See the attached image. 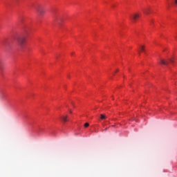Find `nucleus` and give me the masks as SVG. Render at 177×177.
Wrapping results in <instances>:
<instances>
[{
	"label": "nucleus",
	"instance_id": "obj_8",
	"mask_svg": "<svg viewBox=\"0 0 177 177\" xmlns=\"http://www.w3.org/2000/svg\"><path fill=\"white\" fill-rule=\"evenodd\" d=\"M140 50H141V52H145V46H140Z\"/></svg>",
	"mask_w": 177,
	"mask_h": 177
},
{
	"label": "nucleus",
	"instance_id": "obj_5",
	"mask_svg": "<svg viewBox=\"0 0 177 177\" xmlns=\"http://www.w3.org/2000/svg\"><path fill=\"white\" fill-rule=\"evenodd\" d=\"M144 13H145V15H149L150 13V9L149 8H145L143 10Z\"/></svg>",
	"mask_w": 177,
	"mask_h": 177
},
{
	"label": "nucleus",
	"instance_id": "obj_7",
	"mask_svg": "<svg viewBox=\"0 0 177 177\" xmlns=\"http://www.w3.org/2000/svg\"><path fill=\"white\" fill-rule=\"evenodd\" d=\"M100 118H101V120H106V118H107V117H106V115L101 114Z\"/></svg>",
	"mask_w": 177,
	"mask_h": 177
},
{
	"label": "nucleus",
	"instance_id": "obj_2",
	"mask_svg": "<svg viewBox=\"0 0 177 177\" xmlns=\"http://www.w3.org/2000/svg\"><path fill=\"white\" fill-rule=\"evenodd\" d=\"M169 63H174V59L172 58H170L169 59H160V64H163L164 66H168Z\"/></svg>",
	"mask_w": 177,
	"mask_h": 177
},
{
	"label": "nucleus",
	"instance_id": "obj_11",
	"mask_svg": "<svg viewBox=\"0 0 177 177\" xmlns=\"http://www.w3.org/2000/svg\"><path fill=\"white\" fill-rule=\"evenodd\" d=\"M54 20L56 21V20H57V18L55 17L54 18Z\"/></svg>",
	"mask_w": 177,
	"mask_h": 177
},
{
	"label": "nucleus",
	"instance_id": "obj_12",
	"mask_svg": "<svg viewBox=\"0 0 177 177\" xmlns=\"http://www.w3.org/2000/svg\"><path fill=\"white\" fill-rule=\"evenodd\" d=\"M69 113L71 114L73 113V111H71V110L69 111Z\"/></svg>",
	"mask_w": 177,
	"mask_h": 177
},
{
	"label": "nucleus",
	"instance_id": "obj_10",
	"mask_svg": "<svg viewBox=\"0 0 177 177\" xmlns=\"http://www.w3.org/2000/svg\"><path fill=\"white\" fill-rule=\"evenodd\" d=\"M175 4L177 5V0H174Z\"/></svg>",
	"mask_w": 177,
	"mask_h": 177
},
{
	"label": "nucleus",
	"instance_id": "obj_1",
	"mask_svg": "<svg viewBox=\"0 0 177 177\" xmlns=\"http://www.w3.org/2000/svg\"><path fill=\"white\" fill-rule=\"evenodd\" d=\"M16 40L21 48L24 46V44H26V37L24 36L18 37Z\"/></svg>",
	"mask_w": 177,
	"mask_h": 177
},
{
	"label": "nucleus",
	"instance_id": "obj_3",
	"mask_svg": "<svg viewBox=\"0 0 177 177\" xmlns=\"http://www.w3.org/2000/svg\"><path fill=\"white\" fill-rule=\"evenodd\" d=\"M36 10H37V13H39L40 15V16H42V15H44V13H45V9H44V8H42V6H39L37 8H36Z\"/></svg>",
	"mask_w": 177,
	"mask_h": 177
},
{
	"label": "nucleus",
	"instance_id": "obj_9",
	"mask_svg": "<svg viewBox=\"0 0 177 177\" xmlns=\"http://www.w3.org/2000/svg\"><path fill=\"white\" fill-rule=\"evenodd\" d=\"M88 127H89V123H85L84 124V127L88 128Z\"/></svg>",
	"mask_w": 177,
	"mask_h": 177
},
{
	"label": "nucleus",
	"instance_id": "obj_6",
	"mask_svg": "<svg viewBox=\"0 0 177 177\" xmlns=\"http://www.w3.org/2000/svg\"><path fill=\"white\" fill-rule=\"evenodd\" d=\"M67 118H68L67 115L62 117V121H64V122H67L68 121V120Z\"/></svg>",
	"mask_w": 177,
	"mask_h": 177
},
{
	"label": "nucleus",
	"instance_id": "obj_14",
	"mask_svg": "<svg viewBox=\"0 0 177 177\" xmlns=\"http://www.w3.org/2000/svg\"><path fill=\"white\" fill-rule=\"evenodd\" d=\"M118 71V69H117V71Z\"/></svg>",
	"mask_w": 177,
	"mask_h": 177
},
{
	"label": "nucleus",
	"instance_id": "obj_13",
	"mask_svg": "<svg viewBox=\"0 0 177 177\" xmlns=\"http://www.w3.org/2000/svg\"><path fill=\"white\" fill-rule=\"evenodd\" d=\"M71 55H74V53H72Z\"/></svg>",
	"mask_w": 177,
	"mask_h": 177
},
{
	"label": "nucleus",
	"instance_id": "obj_4",
	"mask_svg": "<svg viewBox=\"0 0 177 177\" xmlns=\"http://www.w3.org/2000/svg\"><path fill=\"white\" fill-rule=\"evenodd\" d=\"M138 17H140V15L139 14H135L134 15H133L132 19L135 21Z\"/></svg>",
	"mask_w": 177,
	"mask_h": 177
}]
</instances>
